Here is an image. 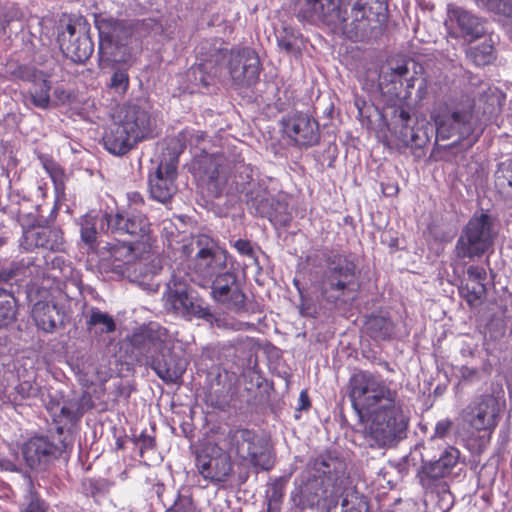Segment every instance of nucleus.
<instances>
[{
	"mask_svg": "<svg viewBox=\"0 0 512 512\" xmlns=\"http://www.w3.org/2000/svg\"><path fill=\"white\" fill-rule=\"evenodd\" d=\"M38 159L53 183L56 198L65 199L67 176L64 169L50 155L39 154Z\"/></svg>",
	"mask_w": 512,
	"mask_h": 512,
	"instance_id": "obj_28",
	"label": "nucleus"
},
{
	"mask_svg": "<svg viewBox=\"0 0 512 512\" xmlns=\"http://www.w3.org/2000/svg\"><path fill=\"white\" fill-rule=\"evenodd\" d=\"M55 95L61 100V101H65L66 99H68V95L66 94V92L64 90H60V89H55Z\"/></svg>",
	"mask_w": 512,
	"mask_h": 512,
	"instance_id": "obj_63",
	"label": "nucleus"
},
{
	"mask_svg": "<svg viewBox=\"0 0 512 512\" xmlns=\"http://www.w3.org/2000/svg\"><path fill=\"white\" fill-rule=\"evenodd\" d=\"M181 254L190 258L189 268L207 278L215 275L226 263V252L207 235H198L181 246Z\"/></svg>",
	"mask_w": 512,
	"mask_h": 512,
	"instance_id": "obj_11",
	"label": "nucleus"
},
{
	"mask_svg": "<svg viewBox=\"0 0 512 512\" xmlns=\"http://www.w3.org/2000/svg\"><path fill=\"white\" fill-rule=\"evenodd\" d=\"M462 418L475 431L491 434L499 423L500 403L491 394L480 395L463 410Z\"/></svg>",
	"mask_w": 512,
	"mask_h": 512,
	"instance_id": "obj_17",
	"label": "nucleus"
},
{
	"mask_svg": "<svg viewBox=\"0 0 512 512\" xmlns=\"http://www.w3.org/2000/svg\"><path fill=\"white\" fill-rule=\"evenodd\" d=\"M87 490L93 498H96L107 493L109 486L105 480L90 479L87 483Z\"/></svg>",
	"mask_w": 512,
	"mask_h": 512,
	"instance_id": "obj_49",
	"label": "nucleus"
},
{
	"mask_svg": "<svg viewBox=\"0 0 512 512\" xmlns=\"http://www.w3.org/2000/svg\"><path fill=\"white\" fill-rule=\"evenodd\" d=\"M459 458L460 451L454 446H446L439 458L434 461H428L422 455V465L417 474L422 487L429 489L437 480L450 475L458 464Z\"/></svg>",
	"mask_w": 512,
	"mask_h": 512,
	"instance_id": "obj_20",
	"label": "nucleus"
},
{
	"mask_svg": "<svg viewBox=\"0 0 512 512\" xmlns=\"http://www.w3.org/2000/svg\"><path fill=\"white\" fill-rule=\"evenodd\" d=\"M103 220L107 229L113 234L129 235L134 239H142L150 233V222L146 215L116 211L105 213Z\"/></svg>",
	"mask_w": 512,
	"mask_h": 512,
	"instance_id": "obj_21",
	"label": "nucleus"
},
{
	"mask_svg": "<svg viewBox=\"0 0 512 512\" xmlns=\"http://www.w3.org/2000/svg\"><path fill=\"white\" fill-rule=\"evenodd\" d=\"M460 296L467 302L469 307L479 305L486 294V287L483 282L468 281L459 288Z\"/></svg>",
	"mask_w": 512,
	"mask_h": 512,
	"instance_id": "obj_35",
	"label": "nucleus"
},
{
	"mask_svg": "<svg viewBox=\"0 0 512 512\" xmlns=\"http://www.w3.org/2000/svg\"><path fill=\"white\" fill-rule=\"evenodd\" d=\"M341 500V512H362L363 503L356 493H348Z\"/></svg>",
	"mask_w": 512,
	"mask_h": 512,
	"instance_id": "obj_44",
	"label": "nucleus"
},
{
	"mask_svg": "<svg viewBox=\"0 0 512 512\" xmlns=\"http://www.w3.org/2000/svg\"><path fill=\"white\" fill-rule=\"evenodd\" d=\"M469 281L483 282L486 279V271L483 267L471 265L467 268Z\"/></svg>",
	"mask_w": 512,
	"mask_h": 512,
	"instance_id": "obj_54",
	"label": "nucleus"
},
{
	"mask_svg": "<svg viewBox=\"0 0 512 512\" xmlns=\"http://www.w3.org/2000/svg\"><path fill=\"white\" fill-rule=\"evenodd\" d=\"M448 111L432 114L436 126V140H448L457 137L449 147L458 142L470 139L468 148H471L479 139L482 131L475 133L476 119L474 117V104L468 96L461 94L449 100Z\"/></svg>",
	"mask_w": 512,
	"mask_h": 512,
	"instance_id": "obj_6",
	"label": "nucleus"
},
{
	"mask_svg": "<svg viewBox=\"0 0 512 512\" xmlns=\"http://www.w3.org/2000/svg\"><path fill=\"white\" fill-rule=\"evenodd\" d=\"M43 248L50 251L63 250V236L59 230L44 227Z\"/></svg>",
	"mask_w": 512,
	"mask_h": 512,
	"instance_id": "obj_42",
	"label": "nucleus"
},
{
	"mask_svg": "<svg viewBox=\"0 0 512 512\" xmlns=\"http://www.w3.org/2000/svg\"><path fill=\"white\" fill-rule=\"evenodd\" d=\"M300 313L303 316H314L315 314V308L308 302L307 298L305 296H302L300 298Z\"/></svg>",
	"mask_w": 512,
	"mask_h": 512,
	"instance_id": "obj_58",
	"label": "nucleus"
},
{
	"mask_svg": "<svg viewBox=\"0 0 512 512\" xmlns=\"http://www.w3.org/2000/svg\"><path fill=\"white\" fill-rule=\"evenodd\" d=\"M409 63L410 61L407 59H391L388 62V70L381 72L379 88L389 100L395 98L407 100L411 97L417 72L414 71L410 75Z\"/></svg>",
	"mask_w": 512,
	"mask_h": 512,
	"instance_id": "obj_16",
	"label": "nucleus"
},
{
	"mask_svg": "<svg viewBox=\"0 0 512 512\" xmlns=\"http://www.w3.org/2000/svg\"><path fill=\"white\" fill-rule=\"evenodd\" d=\"M60 416L63 417L69 423H73L78 419L74 411V407L68 405H64L61 407Z\"/></svg>",
	"mask_w": 512,
	"mask_h": 512,
	"instance_id": "obj_57",
	"label": "nucleus"
},
{
	"mask_svg": "<svg viewBox=\"0 0 512 512\" xmlns=\"http://www.w3.org/2000/svg\"><path fill=\"white\" fill-rule=\"evenodd\" d=\"M480 380V373L477 368L462 366L460 368V382L461 383H472Z\"/></svg>",
	"mask_w": 512,
	"mask_h": 512,
	"instance_id": "obj_50",
	"label": "nucleus"
},
{
	"mask_svg": "<svg viewBox=\"0 0 512 512\" xmlns=\"http://www.w3.org/2000/svg\"><path fill=\"white\" fill-rule=\"evenodd\" d=\"M48 505L36 493L30 495L28 502L20 508V512H47Z\"/></svg>",
	"mask_w": 512,
	"mask_h": 512,
	"instance_id": "obj_47",
	"label": "nucleus"
},
{
	"mask_svg": "<svg viewBox=\"0 0 512 512\" xmlns=\"http://www.w3.org/2000/svg\"><path fill=\"white\" fill-rule=\"evenodd\" d=\"M283 495H284L283 485L281 483H279V481H276L272 485V493H271L270 500L279 501V500H281Z\"/></svg>",
	"mask_w": 512,
	"mask_h": 512,
	"instance_id": "obj_61",
	"label": "nucleus"
},
{
	"mask_svg": "<svg viewBox=\"0 0 512 512\" xmlns=\"http://www.w3.org/2000/svg\"><path fill=\"white\" fill-rule=\"evenodd\" d=\"M15 400L20 401L35 397L38 393V387L32 381H22L15 387Z\"/></svg>",
	"mask_w": 512,
	"mask_h": 512,
	"instance_id": "obj_45",
	"label": "nucleus"
},
{
	"mask_svg": "<svg viewBox=\"0 0 512 512\" xmlns=\"http://www.w3.org/2000/svg\"><path fill=\"white\" fill-rule=\"evenodd\" d=\"M127 199L129 206H134L135 209H138L145 204V200L143 195L138 191H130L127 193Z\"/></svg>",
	"mask_w": 512,
	"mask_h": 512,
	"instance_id": "obj_55",
	"label": "nucleus"
},
{
	"mask_svg": "<svg viewBox=\"0 0 512 512\" xmlns=\"http://www.w3.org/2000/svg\"><path fill=\"white\" fill-rule=\"evenodd\" d=\"M452 426H453V422L449 418L439 420L435 425L434 434L431 437L429 443H432L436 438H439V439L445 438L448 435V433L450 432Z\"/></svg>",
	"mask_w": 512,
	"mask_h": 512,
	"instance_id": "obj_48",
	"label": "nucleus"
},
{
	"mask_svg": "<svg viewBox=\"0 0 512 512\" xmlns=\"http://www.w3.org/2000/svg\"><path fill=\"white\" fill-rule=\"evenodd\" d=\"M131 344L163 382L175 384L182 378L186 366L174 353V340L165 327L155 323L140 327L133 333Z\"/></svg>",
	"mask_w": 512,
	"mask_h": 512,
	"instance_id": "obj_4",
	"label": "nucleus"
},
{
	"mask_svg": "<svg viewBox=\"0 0 512 512\" xmlns=\"http://www.w3.org/2000/svg\"><path fill=\"white\" fill-rule=\"evenodd\" d=\"M352 0H305L298 12L301 21L310 23L321 22L333 29L343 23V9L351 4Z\"/></svg>",
	"mask_w": 512,
	"mask_h": 512,
	"instance_id": "obj_18",
	"label": "nucleus"
},
{
	"mask_svg": "<svg viewBox=\"0 0 512 512\" xmlns=\"http://www.w3.org/2000/svg\"><path fill=\"white\" fill-rule=\"evenodd\" d=\"M348 396L360 418L371 420L368 428L371 447L392 446L403 438L408 421L393 381L378 372L358 370L349 379Z\"/></svg>",
	"mask_w": 512,
	"mask_h": 512,
	"instance_id": "obj_1",
	"label": "nucleus"
},
{
	"mask_svg": "<svg viewBox=\"0 0 512 512\" xmlns=\"http://www.w3.org/2000/svg\"><path fill=\"white\" fill-rule=\"evenodd\" d=\"M326 268L320 281L322 299L334 306L344 305L359 290L357 265L349 256L335 253L325 256Z\"/></svg>",
	"mask_w": 512,
	"mask_h": 512,
	"instance_id": "obj_5",
	"label": "nucleus"
},
{
	"mask_svg": "<svg viewBox=\"0 0 512 512\" xmlns=\"http://www.w3.org/2000/svg\"><path fill=\"white\" fill-rule=\"evenodd\" d=\"M228 451L240 460L247 461L256 471H270L275 465V455L268 443L253 429L231 428L224 440Z\"/></svg>",
	"mask_w": 512,
	"mask_h": 512,
	"instance_id": "obj_7",
	"label": "nucleus"
},
{
	"mask_svg": "<svg viewBox=\"0 0 512 512\" xmlns=\"http://www.w3.org/2000/svg\"><path fill=\"white\" fill-rule=\"evenodd\" d=\"M370 10L365 0H355L351 7V21L348 22L347 13H343L344 21L337 29L352 41H362L371 30Z\"/></svg>",
	"mask_w": 512,
	"mask_h": 512,
	"instance_id": "obj_24",
	"label": "nucleus"
},
{
	"mask_svg": "<svg viewBox=\"0 0 512 512\" xmlns=\"http://www.w3.org/2000/svg\"><path fill=\"white\" fill-rule=\"evenodd\" d=\"M233 247L237 250L240 255L247 256L249 258L255 257V251L252 244L247 239H238L234 242Z\"/></svg>",
	"mask_w": 512,
	"mask_h": 512,
	"instance_id": "obj_51",
	"label": "nucleus"
},
{
	"mask_svg": "<svg viewBox=\"0 0 512 512\" xmlns=\"http://www.w3.org/2000/svg\"><path fill=\"white\" fill-rule=\"evenodd\" d=\"M211 293L215 301L235 312L246 311V296L237 283L234 272H225L217 275L212 282Z\"/></svg>",
	"mask_w": 512,
	"mask_h": 512,
	"instance_id": "obj_22",
	"label": "nucleus"
},
{
	"mask_svg": "<svg viewBox=\"0 0 512 512\" xmlns=\"http://www.w3.org/2000/svg\"><path fill=\"white\" fill-rule=\"evenodd\" d=\"M95 26L99 32V67L104 68L106 63L116 61L115 49L128 45L134 33V25L126 20L97 15Z\"/></svg>",
	"mask_w": 512,
	"mask_h": 512,
	"instance_id": "obj_14",
	"label": "nucleus"
},
{
	"mask_svg": "<svg viewBox=\"0 0 512 512\" xmlns=\"http://www.w3.org/2000/svg\"><path fill=\"white\" fill-rule=\"evenodd\" d=\"M448 12L451 20L457 23L462 36L470 42L481 38L485 34L482 20L471 12L458 6H449Z\"/></svg>",
	"mask_w": 512,
	"mask_h": 512,
	"instance_id": "obj_26",
	"label": "nucleus"
},
{
	"mask_svg": "<svg viewBox=\"0 0 512 512\" xmlns=\"http://www.w3.org/2000/svg\"><path fill=\"white\" fill-rule=\"evenodd\" d=\"M86 327L89 331L99 333H112L116 329V324L112 316L106 312H102L97 307L89 310V316L86 318Z\"/></svg>",
	"mask_w": 512,
	"mask_h": 512,
	"instance_id": "obj_31",
	"label": "nucleus"
},
{
	"mask_svg": "<svg viewBox=\"0 0 512 512\" xmlns=\"http://www.w3.org/2000/svg\"><path fill=\"white\" fill-rule=\"evenodd\" d=\"M195 466L198 473L213 484L227 482L234 474L229 451L218 444H208L197 452Z\"/></svg>",
	"mask_w": 512,
	"mask_h": 512,
	"instance_id": "obj_15",
	"label": "nucleus"
},
{
	"mask_svg": "<svg viewBox=\"0 0 512 512\" xmlns=\"http://www.w3.org/2000/svg\"><path fill=\"white\" fill-rule=\"evenodd\" d=\"M493 244L492 221L487 213L472 216L455 245L458 259L483 256Z\"/></svg>",
	"mask_w": 512,
	"mask_h": 512,
	"instance_id": "obj_13",
	"label": "nucleus"
},
{
	"mask_svg": "<svg viewBox=\"0 0 512 512\" xmlns=\"http://www.w3.org/2000/svg\"><path fill=\"white\" fill-rule=\"evenodd\" d=\"M57 29V42L64 56L74 63H85L94 51L85 18L63 14Z\"/></svg>",
	"mask_w": 512,
	"mask_h": 512,
	"instance_id": "obj_8",
	"label": "nucleus"
},
{
	"mask_svg": "<svg viewBox=\"0 0 512 512\" xmlns=\"http://www.w3.org/2000/svg\"><path fill=\"white\" fill-rule=\"evenodd\" d=\"M138 442L140 443V453L141 455L147 451L152 450L156 447V440L154 436L147 434L145 431L141 432L138 437Z\"/></svg>",
	"mask_w": 512,
	"mask_h": 512,
	"instance_id": "obj_53",
	"label": "nucleus"
},
{
	"mask_svg": "<svg viewBox=\"0 0 512 512\" xmlns=\"http://www.w3.org/2000/svg\"><path fill=\"white\" fill-rule=\"evenodd\" d=\"M434 161H446L447 159L445 158L444 155H442V152L440 151V147H437V148H434L432 153H431V156H430Z\"/></svg>",
	"mask_w": 512,
	"mask_h": 512,
	"instance_id": "obj_62",
	"label": "nucleus"
},
{
	"mask_svg": "<svg viewBox=\"0 0 512 512\" xmlns=\"http://www.w3.org/2000/svg\"><path fill=\"white\" fill-rule=\"evenodd\" d=\"M466 55L476 66L489 65L495 59V50L491 39L470 47Z\"/></svg>",
	"mask_w": 512,
	"mask_h": 512,
	"instance_id": "obj_33",
	"label": "nucleus"
},
{
	"mask_svg": "<svg viewBox=\"0 0 512 512\" xmlns=\"http://www.w3.org/2000/svg\"><path fill=\"white\" fill-rule=\"evenodd\" d=\"M311 407V401L310 397L308 395V392L306 390H302L300 392L299 398H298V411H307Z\"/></svg>",
	"mask_w": 512,
	"mask_h": 512,
	"instance_id": "obj_56",
	"label": "nucleus"
},
{
	"mask_svg": "<svg viewBox=\"0 0 512 512\" xmlns=\"http://www.w3.org/2000/svg\"><path fill=\"white\" fill-rule=\"evenodd\" d=\"M205 180L210 195L214 198L222 196L227 184V176L223 168L218 164H211V167L205 171Z\"/></svg>",
	"mask_w": 512,
	"mask_h": 512,
	"instance_id": "obj_32",
	"label": "nucleus"
},
{
	"mask_svg": "<svg viewBox=\"0 0 512 512\" xmlns=\"http://www.w3.org/2000/svg\"><path fill=\"white\" fill-rule=\"evenodd\" d=\"M177 161H161L155 172L149 174V192L154 200L166 203L171 200L177 190Z\"/></svg>",
	"mask_w": 512,
	"mask_h": 512,
	"instance_id": "obj_23",
	"label": "nucleus"
},
{
	"mask_svg": "<svg viewBox=\"0 0 512 512\" xmlns=\"http://www.w3.org/2000/svg\"><path fill=\"white\" fill-rule=\"evenodd\" d=\"M159 135L157 120L151 111L136 103H124L114 120L104 128L102 145L110 154L122 157L133 151L139 143Z\"/></svg>",
	"mask_w": 512,
	"mask_h": 512,
	"instance_id": "obj_3",
	"label": "nucleus"
},
{
	"mask_svg": "<svg viewBox=\"0 0 512 512\" xmlns=\"http://www.w3.org/2000/svg\"><path fill=\"white\" fill-rule=\"evenodd\" d=\"M478 7L512 18V0H475Z\"/></svg>",
	"mask_w": 512,
	"mask_h": 512,
	"instance_id": "obj_39",
	"label": "nucleus"
},
{
	"mask_svg": "<svg viewBox=\"0 0 512 512\" xmlns=\"http://www.w3.org/2000/svg\"><path fill=\"white\" fill-rule=\"evenodd\" d=\"M44 227L31 228L23 232L20 247L25 251L43 248Z\"/></svg>",
	"mask_w": 512,
	"mask_h": 512,
	"instance_id": "obj_37",
	"label": "nucleus"
},
{
	"mask_svg": "<svg viewBox=\"0 0 512 512\" xmlns=\"http://www.w3.org/2000/svg\"><path fill=\"white\" fill-rule=\"evenodd\" d=\"M391 120L395 129H398L399 138L404 144L418 147L423 145L414 127L411 126L412 117L408 107L404 105L394 107L391 112Z\"/></svg>",
	"mask_w": 512,
	"mask_h": 512,
	"instance_id": "obj_27",
	"label": "nucleus"
},
{
	"mask_svg": "<svg viewBox=\"0 0 512 512\" xmlns=\"http://www.w3.org/2000/svg\"><path fill=\"white\" fill-rule=\"evenodd\" d=\"M199 63L192 69L195 80L204 87L220 76L224 67L238 88L250 87L258 82L261 63L251 47L228 49L220 38L204 39L196 47Z\"/></svg>",
	"mask_w": 512,
	"mask_h": 512,
	"instance_id": "obj_2",
	"label": "nucleus"
},
{
	"mask_svg": "<svg viewBox=\"0 0 512 512\" xmlns=\"http://www.w3.org/2000/svg\"><path fill=\"white\" fill-rule=\"evenodd\" d=\"M433 86H436V83L432 85L426 78H422L416 92L417 101L422 102L426 100L430 92H434Z\"/></svg>",
	"mask_w": 512,
	"mask_h": 512,
	"instance_id": "obj_52",
	"label": "nucleus"
},
{
	"mask_svg": "<svg viewBox=\"0 0 512 512\" xmlns=\"http://www.w3.org/2000/svg\"><path fill=\"white\" fill-rule=\"evenodd\" d=\"M394 328V323L388 317L380 315H370L364 323L366 334L376 341L390 339Z\"/></svg>",
	"mask_w": 512,
	"mask_h": 512,
	"instance_id": "obj_29",
	"label": "nucleus"
},
{
	"mask_svg": "<svg viewBox=\"0 0 512 512\" xmlns=\"http://www.w3.org/2000/svg\"><path fill=\"white\" fill-rule=\"evenodd\" d=\"M31 316L36 327L45 333L55 332L59 326L65 325L67 319L64 306L53 300H39L34 303Z\"/></svg>",
	"mask_w": 512,
	"mask_h": 512,
	"instance_id": "obj_25",
	"label": "nucleus"
},
{
	"mask_svg": "<svg viewBox=\"0 0 512 512\" xmlns=\"http://www.w3.org/2000/svg\"><path fill=\"white\" fill-rule=\"evenodd\" d=\"M80 234L82 241L90 248H93L97 240V230L95 220L92 216L86 215L82 218Z\"/></svg>",
	"mask_w": 512,
	"mask_h": 512,
	"instance_id": "obj_40",
	"label": "nucleus"
},
{
	"mask_svg": "<svg viewBox=\"0 0 512 512\" xmlns=\"http://www.w3.org/2000/svg\"><path fill=\"white\" fill-rule=\"evenodd\" d=\"M55 434H35L21 445V453L25 464L33 471H46L66 450L65 439L62 438L63 427L56 428Z\"/></svg>",
	"mask_w": 512,
	"mask_h": 512,
	"instance_id": "obj_9",
	"label": "nucleus"
},
{
	"mask_svg": "<svg viewBox=\"0 0 512 512\" xmlns=\"http://www.w3.org/2000/svg\"><path fill=\"white\" fill-rule=\"evenodd\" d=\"M17 313L16 299L12 294L0 297V327L8 325L15 319Z\"/></svg>",
	"mask_w": 512,
	"mask_h": 512,
	"instance_id": "obj_38",
	"label": "nucleus"
},
{
	"mask_svg": "<svg viewBox=\"0 0 512 512\" xmlns=\"http://www.w3.org/2000/svg\"><path fill=\"white\" fill-rule=\"evenodd\" d=\"M130 77L127 69H116L110 79L108 87L115 93L124 95L129 89Z\"/></svg>",
	"mask_w": 512,
	"mask_h": 512,
	"instance_id": "obj_41",
	"label": "nucleus"
},
{
	"mask_svg": "<svg viewBox=\"0 0 512 512\" xmlns=\"http://www.w3.org/2000/svg\"><path fill=\"white\" fill-rule=\"evenodd\" d=\"M277 44L279 48L286 53H290L293 51L294 43L290 37L287 36H278L277 37Z\"/></svg>",
	"mask_w": 512,
	"mask_h": 512,
	"instance_id": "obj_59",
	"label": "nucleus"
},
{
	"mask_svg": "<svg viewBox=\"0 0 512 512\" xmlns=\"http://www.w3.org/2000/svg\"><path fill=\"white\" fill-rule=\"evenodd\" d=\"M63 263V258L59 256H55L51 260V266L49 267V263L46 258H43V263L39 262V259L34 256H27L22 258L16 266L17 270L23 269V273L25 270H28V276L31 277H39L43 276L48 269H55L56 267H60V264Z\"/></svg>",
	"mask_w": 512,
	"mask_h": 512,
	"instance_id": "obj_30",
	"label": "nucleus"
},
{
	"mask_svg": "<svg viewBox=\"0 0 512 512\" xmlns=\"http://www.w3.org/2000/svg\"><path fill=\"white\" fill-rule=\"evenodd\" d=\"M50 90L51 83L44 78L35 79L32 88L29 90V95L32 104L41 109H47L50 104Z\"/></svg>",
	"mask_w": 512,
	"mask_h": 512,
	"instance_id": "obj_34",
	"label": "nucleus"
},
{
	"mask_svg": "<svg viewBox=\"0 0 512 512\" xmlns=\"http://www.w3.org/2000/svg\"><path fill=\"white\" fill-rule=\"evenodd\" d=\"M381 191L386 197H394L399 192L397 183H381Z\"/></svg>",
	"mask_w": 512,
	"mask_h": 512,
	"instance_id": "obj_60",
	"label": "nucleus"
},
{
	"mask_svg": "<svg viewBox=\"0 0 512 512\" xmlns=\"http://www.w3.org/2000/svg\"><path fill=\"white\" fill-rule=\"evenodd\" d=\"M168 310L187 320L193 318L210 320L213 314L198 292L173 274L168 289L163 295Z\"/></svg>",
	"mask_w": 512,
	"mask_h": 512,
	"instance_id": "obj_10",
	"label": "nucleus"
},
{
	"mask_svg": "<svg viewBox=\"0 0 512 512\" xmlns=\"http://www.w3.org/2000/svg\"><path fill=\"white\" fill-rule=\"evenodd\" d=\"M104 248L109 253L110 259L119 262H127L132 257L134 251L132 243L126 241L107 243V246Z\"/></svg>",
	"mask_w": 512,
	"mask_h": 512,
	"instance_id": "obj_36",
	"label": "nucleus"
},
{
	"mask_svg": "<svg viewBox=\"0 0 512 512\" xmlns=\"http://www.w3.org/2000/svg\"><path fill=\"white\" fill-rule=\"evenodd\" d=\"M283 133L296 145L312 147L319 143L318 122L303 112L295 111L282 117Z\"/></svg>",
	"mask_w": 512,
	"mask_h": 512,
	"instance_id": "obj_19",
	"label": "nucleus"
},
{
	"mask_svg": "<svg viewBox=\"0 0 512 512\" xmlns=\"http://www.w3.org/2000/svg\"><path fill=\"white\" fill-rule=\"evenodd\" d=\"M166 512H199L192 494L187 490V493H180L175 500L174 504Z\"/></svg>",
	"mask_w": 512,
	"mask_h": 512,
	"instance_id": "obj_43",
	"label": "nucleus"
},
{
	"mask_svg": "<svg viewBox=\"0 0 512 512\" xmlns=\"http://www.w3.org/2000/svg\"><path fill=\"white\" fill-rule=\"evenodd\" d=\"M205 133L201 131H195L191 128H184L178 133L179 140L188 143L191 146H197L204 140Z\"/></svg>",
	"mask_w": 512,
	"mask_h": 512,
	"instance_id": "obj_46",
	"label": "nucleus"
},
{
	"mask_svg": "<svg viewBox=\"0 0 512 512\" xmlns=\"http://www.w3.org/2000/svg\"><path fill=\"white\" fill-rule=\"evenodd\" d=\"M329 480L326 471H323V476L308 477L306 481H301L292 492L295 505L300 509L321 506L325 512H333L338 506L342 492L341 488L335 485L329 489Z\"/></svg>",
	"mask_w": 512,
	"mask_h": 512,
	"instance_id": "obj_12",
	"label": "nucleus"
},
{
	"mask_svg": "<svg viewBox=\"0 0 512 512\" xmlns=\"http://www.w3.org/2000/svg\"><path fill=\"white\" fill-rule=\"evenodd\" d=\"M293 284H294V286L296 287L297 291L299 292L300 298H301L302 296H304L303 289H302V287L300 286V282H299V280L294 279V280H293Z\"/></svg>",
	"mask_w": 512,
	"mask_h": 512,
	"instance_id": "obj_64",
	"label": "nucleus"
}]
</instances>
